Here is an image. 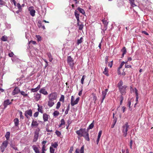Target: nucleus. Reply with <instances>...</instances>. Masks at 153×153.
I'll list each match as a JSON object with an SVG mask.
<instances>
[{"mask_svg": "<svg viewBox=\"0 0 153 153\" xmlns=\"http://www.w3.org/2000/svg\"><path fill=\"white\" fill-rule=\"evenodd\" d=\"M52 146H53L55 148H56L58 146V142H55L53 144L52 143L51 144Z\"/></svg>", "mask_w": 153, "mask_h": 153, "instance_id": "nucleus-35", "label": "nucleus"}, {"mask_svg": "<svg viewBox=\"0 0 153 153\" xmlns=\"http://www.w3.org/2000/svg\"><path fill=\"white\" fill-rule=\"evenodd\" d=\"M121 51L123 53L122 54V56L121 58H123L124 56V55L125 54L126 52V49L125 47H124L122 50H121Z\"/></svg>", "mask_w": 153, "mask_h": 153, "instance_id": "nucleus-21", "label": "nucleus"}, {"mask_svg": "<svg viewBox=\"0 0 153 153\" xmlns=\"http://www.w3.org/2000/svg\"><path fill=\"white\" fill-rule=\"evenodd\" d=\"M20 92V90L18 87H16L13 91L12 92V95H14L16 94H18L19 92Z\"/></svg>", "mask_w": 153, "mask_h": 153, "instance_id": "nucleus-10", "label": "nucleus"}, {"mask_svg": "<svg viewBox=\"0 0 153 153\" xmlns=\"http://www.w3.org/2000/svg\"><path fill=\"white\" fill-rule=\"evenodd\" d=\"M106 94H107L106 93H105V92H104L102 91V98L105 99Z\"/></svg>", "mask_w": 153, "mask_h": 153, "instance_id": "nucleus-46", "label": "nucleus"}, {"mask_svg": "<svg viewBox=\"0 0 153 153\" xmlns=\"http://www.w3.org/2000/svg\"><path fill=\"white\" fill-rule=\"evenodd\" d=\"M45 148L46 146L45 145H44V146H43L42 147V150L46 151V150L45 149Z\"/></svg>", "mask_w": 153, "mask_h": 153, "instance_id": "nucleus-63", "label": "nucleus"}, {"mask_svg": "<svg viewBox=\"0 0 153 153\" xmlns=\"http://www.w3.org/2000/svg\"><path fill=\"white\" fill-rule=\"evenodd\" d=\"M102 131H99V133H98V137H99V138H100V137H101V134H102Z\"/></svg>", "mask_w": 153, "mask_h": 153, "instance_id": "nucleus-57", "label": "nucleus"}, {"mask_svg": "<svg viewBox=\"0 0 153 153\" xmlns=\"http://www.w3.org/2000/svg\"><path fill=\"white\" fill-rule=\"evenodd\" d=\"M123 82L122 81H120V82L118 84V86L119 87V88H121L123 87L122 85H123Z\"/></svg>", "mask_w": 153, "mask_h": 153, "instance_id": "nucleus-32", "label": "nucleus"}, {"mask_svg": "<svg viewBox=\"0 0 153 153\" xmlns=\"http://www.w3.org/2000/svg\"><path fill=\"white\" fill-rule=\"evenodd\" d=\"M19 115H20V119H23V116L22 115V111H20L19 112Z\"/></svg>", "mask_w": 153, "mask_h": 153, "instance_id": "nucleus-51", "label": "nucleus"}, {"mask_svg": "<svg viewBox=\"0 0 153 153\" xmlns=\"http://www.w3.org/2000/svg\"><path fill=\"white\" fill-rule=\"evenodd\" d=\"M38 26L39 27H40L42 26V23H41V21H39L38 22Z\"/></svg>", "mask_w": 153, "mask_h": 153, "instance_id": "nucleus-55", "label": "nucleus"}, {"mask_svg": "<svg viewBox=\"0 0 153 153\" xmlns=\"http://www.w3.org/2000/svg\"><path fill=\"white\" fill-rule=\"evenodd\" d=\"M125 67L126 68H131V66L128 65L126 64L125 65Z\"/></svg>", "mask_w": 153, "mask_h": 153, "instance_id": "nucleus-60", "label": "nucleus"}, {"mask_svg": "<svg viewBox=\"0 0 153 153\" xmlns=\"http://www.w3.org/2000/svg\"><path fill=\"white\" fill-rule=\"evenodd\" d=\"M54 104V103L53 101L49 100L48 105L50 107H52Z\"/></svg>", "mask_w": 153, "mask_h": 153, "instance_id": "nucleus-15", "label": "nucleus"}, {"mask_svg": "<svg viewBox=\"0 0 153 153\" xmlns=\"http://www.w3.org/2000/svg\"><path fill=\"white\" fill-rule=\"evenodd\" d=\"M8 144V141L7 140L4 141L1 146L0 148L1 152H3L4 151L5 148L7 147Z\"/></svg>", "mask_w": 153, "mask_h": 153, "instance_id": "nucleus-5", "label": "nucleus"}, {"mask_svg": "<svg viewBox=\"0 0 153 153\" xmlns=\"http://www.w3.org/2000/svg\"><path fill=\"white\" fill-rule=\"evenodd\" d=\"M135 93L136 95V101L137 102V103H136L134 105H135L137 103V102L138 101V93H137V90L135 88Z\"/></svg>", "mask_w": 153, "mask_h": 153, "instance_id": "nucleus-20", "label": "nucleus"}, {"mask_svg": "<svg viewBox=\"0 0 153 153\" xmlns=\"http://www.w3.org/2000/svg\"><path fill=\"white\" fill-rule=\"evenodd\" d=\"M84 146L83 145L82 146V147H81L80 150V153H84Z\"/></svg>", "mask_w": 153, "mask_h": 153, "instance_id": "nucleus-47", "label": "nucleus"}, {"mask_svg": "<svg viewBox=\"0 0 153 153\" xmlns=\"http://www.w3.org/2000/svg\"><path fill=\"white\" fill-rule=\"evenodd\" d=\"M87 131H86L85 128V130L83 131V133H82V137H83L86 140L89 141L90 139L89 137V134L87 132Z\"/></svg>", "mask_w": 153, "mask_h": 153, "instance_id": "nucleus-6", "label": "nucleus"}, {"mask_svg": "<svg viewBox=\"0 0 153 153\" xmlns=\"http://www.w3.org/2000/svg\"><path fill=\"white\" fill-rule=\"evenodd\" d=\"M77 10L79 12L81 13L82 14L84 15L85 14V11L84 10L79 7H78L77 9Z\"/></svg>", "mask_w": 153, "mask_h": 153, "instance_id": "nucleus-23", "label": "nucleus"}, {"mask_svg": "<svg viewBox=\"0 0 153 153\" xmlns=\"http://www.w3.org/2000/svg\"><path fill=\"white\" fill-rule=\"evenodd\" d=\"M17 6L18 9H19V11H21L22 10V8L20 4L19 3H18L17 4Z\"/></svg>", "mask_w": 153, "mask_h": 153, "instance_id": "nucleus-37", "label": "nucleus"}, {"mask_svg": "<svg viewBox=\"0 0 153 153\" xmlns=\"http://www.w3.org/2000/svg\"><path fill=\"white\" fill-rule=\"evenodd\" d=\"M11 103V102H10V101L9 99H7L4 101L3 104L4 108H5L7 105H10Z\"/></svg>", "mask_w": 153, "mask_h": 153, "instance_id": "nucleus-11", "label": "nucleus"}, {"mask_svg": "<svg viewBox=\"0 0 153 153\" xmlns=\"http://www.w3.org/2000/svg\"><path fill=\"white\" fill-rule=\"evenodd\" d=\"M83 39V38L82 37H81L80 39H78L77 42V45H79V44L82 42Z\"/></svg>", "mask_w": 153, "mask_h": 153, "instance_id": "nucleus-29", "label": "nucleus"}, {"mask_svg": "<svg viewBox=\"0 0 153 153\" xmlns=\"http://www.w3.org/2000/svg\"><path fill=\"white\" fill-rule=\"evenodd\" d=\"M125 63V62L124 61H123L121 62V64L120 66V67L119 68V69H120V68H122V66Z\"/></svg>", "mask_w": 153, "mask_h": 153, "instance_id": "nucleus-50", "label": "nucleus"}, {"mask_svg": "<svg viewBox=\"0 0 153 153\" xmlns=\"http://www.w3.org/2000/svg\"><path fill=\"white\" fill-rule=\"evenodd\" d=\"M38 125V123L36 121H34L33 120L32 121V122L31 124V126H37Z\"/></svg>", "mask_w": 153, "mask_h": 153, "instance_id": "nucleus-24", "label": "nucleus"}, {"mask_svg": "<svg viewBox=\"0 0 153 153\" xmlns=\"http://www.w3.org/2000/svg\"><path fill=\"white\" fill-rule=\"evenodd\" d=\"M67 62L71 68L72 69L74 64V61L73 58L70 56H68L67 58Z\"/></svg>", "mask_w": 153, "mask_h": 153, "instance_id": "nucleus-2", "label": "nucleus"}, {"mask_svg": "<svg viewBox=\"0 0 153 153\" xmlns=\"http://www.w3.org/2000/svg\"><path fill=\"white\" fill-rule=\"evenodd\" d=\"M60 102H58L56 106V108L57 109H59L60 107Z\"/></svg>", "mask_w": 153, "mask_h": 153, "instance_id": "nucleus-49", "label": "nucleus"}, {"mask_svg": "<svg viewBox=\"0 0 153 153\" xmlns=\"http://www.w3.org/2000/svg\"><path fill=\"white\" fill-rule=\"evenodd\" d=\"M32 147L36 153H40L39 150L35 145H33Z\"/></svg>", "mask_w": 153, "mask_h": 153, "instance_id": "nucleus-16", "label": "nucleus"}, {"mask_svg": "<svg viewBox=\"0 0 153 153\" xmlns=\"http://www.w3.org/2000/svg\"><path fill=\"white\" fill-rule=\"evenodd\" d=\"M39 136V134L38 132H35L34 133V136L33 140V141H36L38 139Z\"/></svg>", "mask_w": 153, "mask_h": 153, "instance_id": "nucleus-17", "label": "nucleus"}, {"mask_svg": "<svg viewBox=\"0 0 153 153\" xmlns=\"http://www.w3.org/2000/svg\"><path fill=\"white\" fill-rule=\"evenodd\" d=\"M55 149L52 147H50V153H54Z\"/></svg>", "mask_w": 153, "mask_h": 153, "instance_id": "nucleus-44", "label": "nucleus"}, {"mask_svg": "<svg viewBox=\"0 0 153 153\" xmlns=\"http://www.w3.org/2000/svg\"><path fill=\"white\" fill-rule=\"evenodd\" d=\"M39 92L40 93L42 94L45 95H46L48 94V92L45 91V89L44 88H42L40 90Z\"/></svg>", "mask_w": 153, "mask_h": 153, "instance_id": "nucleus-13", "label": "nucleus"}, {"mask_svg": "<svg viewBox=\"0 0 153 153\" xmlns=\"http://www.w3.org/2000/svg\"><path fill=\"white\" fill-rule=\"evenodd\" d=\"M107 26H104L103 29H102V30L105 33V31L107 30Z\"/></svg>", "mask_w": 153, "mask_h": 153, "instance_id": "nucleus-62", "label": "nucleus"}, {"mask_svg": "<svg viewBox=\"0 0 153 153\" xmlns=\"http://www.w3.org/2000/svg\"><path fill=\"white\" fill-rule=\"evenodd\" d=\"M13 55L14 54L13 52H11V53H10L8 54V55L10 57H13Z\"/></svg>", "mask_w": 153, "mask_h": 153, "instance_id": "nucleus-59", "label": "nucleus"}, {"mask_svg": "<svg viewBox=\"0 0 153 153\" xmlns=\"http://www.w3.org/2000/svg\"><path fill=\"white\" fill-rule=\"evenodd\" d=\"M77 25L78 26H79V29L80 30H82L83 28V25H79V22H77Z\"/></svg>", "mask_w": 153, "mask_h": 153, "instance_id": "nucleus-41", "label": "nucleus"}, {"mask_svg": "<svg viewBox=\"0 0 153 153\" xmlns=\"http://www.w3.org/2000/svg\"><path fill=\"white\" fill-rule=\"evenodd\" d=\"M94 122V121L93 122ZM94 126V124L93 123V122L88 127L87 129V131H88L90 129H92Z\"/></svg>", "mask_w": 153, "mask_h": 153, "instance_id": "nucleus-33", "label": "nucleus"}, {"mask_svg": "<svg viewBox=\"0 0 153 153\" xmlns=\"http://www.w3.org/2000/svg\"><path fill=\"white\" fill-rule=\"evenodd\" d=\"M55 133L58 136H59L61 135V133L57 130L56 131Z\"/></svg>", "mask_w": 153, "mask_h": 153, "instance_id": "nucleus-52", "label": "nucleus"}, {"mask_svg": "<svg viewBox=\"0 0 153 153\" xmlns=\"http://www.w3.org/2000/svg\"><path fill=\"white\" fill-rule=\"evenodd\" d=\"M39 112H36L33 114V116L34 117H37L38 116Z\"/></svg>", "mask_w": 153, "mask_h": 153, "instance_id": "nucleus-54", "label": "nucleus"}, {"mask_svg": "<svg viewBox=\"0 0 153 153\" xmlns=\"http://www.w3.org/2000/svg\"><path fill=\"white\" fill-rule=\"evenodd\" d=\"M28 10L30 12V15L33 17L35 15V13L36 12L35 10L33 9V6H31L29 7Z\"/></svg>", "mask_w": 153, "mask_h": 153, "instance_id": "nucleus-7", "label": "nucleus"}, {"mask_svg": "<svg viewBox=\"0 0 153 153\" xmlns=\"http://www.w3.org/2000/svg\"><path fill=\"white\" fill-rule=\"evenodd\" d=\"M39 90L38 89L36 88H32L31 89V91L33 92H36L37 91H38Z\"/></svg>", "mask_w": 153, "mask_h": 153, "instance_id": "nucleus-45", "label": "nucleus"}, {"mask_svg": "<svg viewBox=\"0 0 153 153\" xmlns=\"http://www.w3.org/2000/svg\"><path fill=\"white\" fill-rule=\"evenodd\" d=\"M4 2L2 0H0V7L4 4Z\"/></svg>", "mask_w": 153, "mask_h": 153, "instance_id": "nucleus-58", "label": "nucleus"}, {"mask_svg": "<svg viewBox=\"0 0 153 153\" xmlns=\"http://www.w3.org/2000/svg\"><path fill=\"white\" fill-rule=\"evenodd\" d=\"M113 118H114V120H113V123L114 124H116L117 122V118L116 117L114 118V114L113 113Z\"/></svg>", "mask_w": 153, "mask_h": 153, "instance_id": "nucleus-53", "label": "nucleus"}, {"mask_svg": "<svg viewBox=\"0 0 153 153\" xmlns=\"http://www.w3.org/2000/svg\"><path fill=\"white\" fill-rule=\"evenodd\" d=\"M7 37L6 36H3L1 38V39L2 41H6L7 40Z\"/></svg>", "mask_w": 153, "mask_h": 153, "instance_id": "nucleus-40", "label": "nucleus"}, {"mask_svg": "<svg viewBox=\"0 0 153 153\" xmlns=\"http://www.w3.org/2000/svg\"><path fill=\"white\" fill-rule=\"evenodd\" d=\"M75 15L76 19L77 22H79V14L78 13V12L75 10L74 12Z\"/></svg>", "mask_w": 153, "mask_h": 153, "instance_id": "nucleus-18", "label": "nucleus"}, {"mask_svg": "<svg viewBox=\"0 0 153 153\" xmlns=\"http://www.w3.org/2000/svg\"><path fill=\"white\" fill-rule=\"evenodd\" d=\"M47 55L49 58V61L51 62L53 60V58L51 53H47Z\"/></svg>", "mask_w": 153, "mask_h": 153, "instance_id": "nucleus-25", "label": "nucleus"}, {"mask_svg": "<svg viewBox=\"0 0 153 153\" xmlns=\"http://www.w3.org/2000/svg\"><path fill=\"white\" fill-rule=\"evenodd\" d=\"M126 86L124 85L123 87L119 88L120 92L121 93L122 95L125 94L126 93Z\"/></svg>", "mask_w": 153, "mask_h": 153, "instance_id": "nucleus-9", "label": "nucleus"}, {"mask_svg": "<svg viewBox=\"0 0 153 153\" xmlns=\"http://www.w3.org/2000/svg\"><path fill=\"white\" fill-rule=\"evenodd\" d=\"M74 97L73 96H72L71 100V105L72 106H73L78 103L79 100V97L77 98L75 100H74Z\"/></svg>", "mask_w": 153, "mask_h": 153, "instance_id": "nucleus-4", "label": "nucleus"}, {"mask_svg": "<svg viewBox=\"0 0 153 153\" xmlns=\"http://www.w3.org/2000/svg\"><path fill=\"white\" fill-rule=\"evenodd\" d=\"M142 33L145 34L147 35H149L148 33L145 31H142Z\"/></svg>", "mask_w": 153, "mask_h": 153, "instance_id": "nucleus-64", "label": "nucleus"}, {"mask_svg": "<svg viewBox=\"0 0 153 153\" xmlns=\"http://www.w3.org/2000/svg\"><path fill=\"white\" fill-rule=\"evenodd\" d=\"M85 130V128H81L79 130L76 131V133L80 137H82V134L83 131Z\"/></svg>", "mask_w": 153, "mask_h": 153, "instance_id": "nucleus-12", "label": "nucleus"}, {"mask_svg": "<svg viewBox=\"0 0 153 153\" xmlns=\"http://www.w3.org/2000/svg\"><path fill=\"white\" fill-rule=\"evenodd\" d=\"M61 123L62 125H65V122L63 119H62L61 120Z\"/></svg>", "mask_w": 153, "mask_h": 153, "instance_id": "nucleus-56", "label": "nucleus"}, {"mask_svg": "<svg viewBox=\"0 0 153 153\" xmlns=\"http://www.w3.org/2000/svg\"><path fill=\"white\" fill-rule=\"evenodd\" d=\"M20 93L24 97H27L28 95L27 94H26L25 92L22 91H20Z\"/></svg>", "mask_w": 153, "mask_h": 153, "instance_id": "nucleus-34", "label": "nucleus"}, {"mask_svg": "<svg viewBox=\"0 0 153 153\" xmlns=\"http://www.w3.org/2000/svg\"><path fill=\"white\" fill-rule=\"evenodd\" d=\"M43 120L44 122L47 121L48 119V115L46 113L44 114L43 116Z\"/></svg>", "mask_w": 153, "mask_h": 153, "instance_id": "nucleus-14", "label": "nucleus"}, {"mask_svg": "<svg viewBox=\"0 0 153 153\" xmlns=\"http://www.w3.org/2000/svg\"><path fill=\"white\" fill-rule=\"evenodd\" d=\"M70 109V104H69L66 110L65 111V114H67L68 113V111Z\"/></svg>", "mask_w": 153, "mask_h": 153, "instance_id": "nucleus-42", "label": "nucleus"}, {"mask_svg": "<svg viewBox=\"0 0 153 153\" xmlns=\"http://www.w3.org/2000/svg\"><path fill=\"white\" fill-rule=\"evenodd\" d=\"M38 108L37 109L38 112H41V113H43V111L42 110V106H41L40 107H39V105H38Z\"/></svg>", "mask_w": 153, "mask_h": 153, "instance_id": "nucleus-27", "label": "nucleus"}, {"mask_svg": "<svg viewBox=\"0 0 153 153\" xmlns=\"http://www.w3.org/2000/svg\"><path fill=\"white\" fill-rule=\"evenodd\" d=\"M132 143H133L132 140H131V141L130 142V145H129L130 148L131 149L132 148Z\"/></svg>", "mask_w": 153, "mask_h": 153, "instance_id": "nucleus-61", "label": "nucleus"}, {"mask_svg": "<svg viewBox=\"0 0 153 153\" xmlns=\"http://www.w3.org/2000/svg\"><path fill=\"white\" fill-rule=\"evenodd\" d=\"M122 131L123 132V136L126 137L127 134L128 129L129 128V126L128 123H126L122 127Z\"/></svg>", "mask_w": 153, "mask_h": 153, "instance_id": "nucleus-1", "label": "nucleus"}, {"mask_svg": "<svg viewBox=\"0 0 153 153\" xmlns=\"http://www.w3.org/2000/svg\"><path fill=\"white\" fill-rule=\"evenodd\" d=\"M64 96L63 95H62L61 96L60 98L59 101H64Z\"/></svg>", "mask_w": 153, "mask_h": 153, "instance_id": "nucleus-48", "label": "nucleus"}, {"mask_svg": "<svg viewBox=\"0 0 153 153\" xmlns=\"http://www.w3.org/2000/svg\"><path fill=\"white\" fill-rule=\"evenodd\" d=\"M41 95L40 94L37 93L36 94L35 97L37 101L39 100L41 98Z\"/></svg>", "mask_w": 153, "mask_h": 153, "instance_id": "nucleus-26", "label": "nucleus"}, {"mask_svg": "<svg viewBox=\"0 0 153 153\" xmlns=\"http://www.w3.org/2000/svg\"><path fill=\"white\" fill-rule=\"evenodd\" d=\"M25 115L27 118H28V115L30 117L32 116V111L31 109L27 110L25 112Z\"/></svg>", "mask_w": 153, "mask_h": 153, "instance_id": "nucleus-8", "label": "nucleus"}, {"mask_svg": "<svg viewBox=\"0 0 153 153\" xmlns=\"http://www.w3.org/2000/svg\"><path fill=\"white\" fill-rule=\"evenodd\" d=\"M108 68H105L104 69V71L103 72V73L107 76H108Z\"/></svg>", "mask_w": 153, "mask_h": 153, "instance_id": "nucleus-30", "label": "nucleus"}, {"mask_svg": "<svg viewBox=\"0 0 153 153\" xmlns=\"http://www.w3.org/2000/svg\"><path fill=\"white\" fill-rule=\"evenodd\" d=\"M59 114V112L57 111H55L53 114L54 116H58Z\"/></svg>", "mask_w": 153, "mask_h": 153, "instance_id": "nucleus-38", "label": "nucleus"}, {"mask_svg": "<svg viewBox=\"0 0 153 153\" xmlns=\"http://www.w3.org/2000/svg\"><path fill=\"white\" fill-rule=\"evenodd\" d=\"M134 0H129L130 3L133 7L136 6V5L134 4Z\"/></svg>", "mask_w": 153, "mask_h": 153, "instance_id": "nucleus-36", "label": "nucleus"}, {"mask_svg": "<svg viewBox=\"0 0 153 153\" xmlns=\"http://www.w3.org/2000/svg\"><path fill=\"white\" fill-rule=\"evenodd\" d=\"M14 122L15 126H17L19 124V120L18 118H16L14 120Z\"/></svg>", "mask_w": 153, "mask_h": 153, "instance_id": "nucleus-19", "label": "nucleus"}, {"mask_svg": "<svg viewBox=\"0 0 153 153\" xmlns=\"http://www.w3.org/2000/svg\"><path fill=\"white\" fill-rule=\"evenodd\" d=\"M10 146L11 148H12L15 150H18L17 148L15 146V145L13 143L11 142L10 144Z\"/></svg>", "mask_w": 153, "mask_h": 153, "instance_id": "nucleus-22", "label": "nucleus"}, {"mask_svg": "<svg viewBox=\"0 0 153 153\" xmlns=\"http://www.w3.org/2000/svg\"><path fill=\"white\" fill-rule=\"evenodd\" d=\"M57 97V94L56 93L53 92L50 94L48 96L49 100L54 101L56 100Z\"/></svg>", "mask_w": 153, "mask_h": 153, "instance_id": "nucleus-3", "label": "nucleus"}, {"mask_svg": "<svg viewBox=\"0 0 153 153\" xmlns=\"http://www.w3.org/2000/svg\"><path fill=\"white\" fill-rule=\"evenodd\" d=\"M86 77V76L85 75H83L82 76V77L81 79V83L83 84V82L85 78Z\"/></svg>", "mask_w": 153, "mask_h": 153, "instance_id": "nucleus-43", "label": "nucleus"}, {"mask_svg": "<svg viewBox=\"0 0 153 153\" xmlns=\"http://www.w3.org/2000/svg\"><path fill=\"white\" fill-rule=\"evenodd\" d=\"M10 136V132H7L6 133L5 135V137L6 138L7 140H9Z\"/></svg>", "mask_w": 153, "mask_h": 153, "instance_id": "nucleus-28", "label": "nucleus"}, {"mask_svg": "<svg viewBox=\"0 0 153 153\" xmlns=\"http://www.w3.org/2000/svg\"><path fill=\"white\" fill-rule=\"evenodd\" d=\"M92 95L93 96V100L94 101V103L95 104L96 103V101L97 99V97L96 95L94 93H92Z\"/></svg>", "mask_w": 153, "mask_h": 153, "instance_id": "nucleus-31", "label": "nucleus"}, {"mask_svg": "<svg viewBox=\"0 0 153 153\" xmlns=\"http://www.w3.org/2000/svg\"><path fill=\"white\" fill-rule=\"evenodd\" d=\"M102 21L103 22V23L104 24V26H107V25L108 24V22L106 20H105L104 19H103L102 20Z\"/></svg>", "mask_w": 153, "mask_h": 153, "instance_id": "nucleus-39", "label": "nucleus"}]
</instances>
